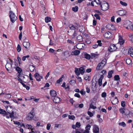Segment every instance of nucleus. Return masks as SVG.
<instances>
[{"label": "nucleus", "instance_id": "nucleus-30", "mask_svg": "<svg viewBox=\"0 0 133 133\" xmlns=\"http://www.w3.org/2000/svg\"><path fill=\"white\" fill-rule=\"evenodd\" d=\"M51 19L49 17H46L45 18V22L46 23H48L51 21Z\"/></svg>", "mask_w": 133, "mask_h": 133}, {"label": "nucleus", "instance_id": "nucleus-61", "mask_svg": "<svg viewBox=\"0 0 133 133\" xmlns=\"http://www.w3.org/2000/svg\"><path fill=\"white\" fill-rule=\"evenodd\" d=\"M77 32L76 31H75L73 34L72 35V36L73 37H72V38H74L77 35Z\"/></svg>", "mask_w": 133, "mask_h": 133}, {"label": "nucleus", "instance_id": "nucleus-32", "mask_svg": "<svg viewBox=\"0 0 133 133\" xmlns=\"http://www.w3.org/2000/svg\"><path fill=\"white\" fill-rule=\"evenodd\" d=\"M126 62L127 64L129 65L131 63V61L130 58H128L126 59Z\"/></svg>", "mask_w": 133, "mask_h": 133}, {"label": "nucleus", "instance_id": "nucleus-12", "mask_svg": "<svg viewBox=\"0 0 133 133\" xmlns=\"http://www.w3.org/2000/svg\"><path fill=\"white\" fill-rule=\"evenodd\" d=\"M23 44V46L26 49H29L30 45V42H24Z\"/></svg>", "mask_w": 133, "mask_h": 133}, {"label": "nucleus", "instance_id": "nucleus-20", "mask_svg": "<svg viewBox=\"0 0 133 133\" xmlns=\"http://www.w3.org/2000/svg\"><path fill=\"white\" fill-rule=\"evenodd\" d=\"M77 39L79 42H81L83 41V38L81 35H79L77 37Z\"/></svg>", "mask_w": 133, "mask_h": 133}, {"label": "nucleus", "instance_id": "nucleus-48", "mask_svg": "<svg viewBox=\"0 0 133 133\" xmlns=\"http://www.w3.org/2000/svg\"><path fill=\"white\" fill-rule=\"evenodd\" d=\"M64 75H62L59 78V83L60 82H62V81L63 80V79L64 78Z\"/></svg>", "mask_w": 133, "mask_h": 133}, {"label": "nucleus", "instance_id": "nucleus-7", "mask_svg": "<svg viewBox=\"0 0 133 133\" xmlns=\"http://www.w3.org/2000/svg\"><path fill=\"white\" fill-rule=\"evenodd\" d=\"M126 111L125 115H127L128 118H131L133 117V113L131 111H130L128 109L125 110Z\"/></svg>", "mask_w": 133, "mask_h": 133}, {"label": "nucleus", "instance_id": "nucleus-53", "mask_svg": "<svg viewBox=\"0 0 133 133\" xmlns=\"http://www.w3.org/2000/svg\"><path fill=\"white\" fill-rule=\"evenodd\" d=\"M125 101H122L121 102V106L123 107H124L125 106Z\"/></svg>", "mask_w": 133, "mask_h": 133}, {"label": "nucleus", "instance_id": "nucleus-3", "mask_svg": "<svg viewBox=\"0 0 133 133\" xmlns=\"http://www.w3.org/2000/svg\"><path fill=\"white\" fill-rule=\"evenodd\" d=\"M125 26H127L126 28L127 29L130 28L131 29H133V25L132 23L129 20H126L124 22Z\"/></svg>", "mask_w": 133, "mask_h": 133}, {"label": "nucleus", "instance_id": "nucleus-33", "mask_svg": "<svg viewBox=\"0 0 133 133\" xmlns=\"http://www.w3.org/2000/svg\"><path fill=\"white\" fill-rule=\"evenodd\" d=\"M114 80L115 81H118L119 80V79H120L119 76L118 75H115L114 76Z\"/></svg>", "mask_w": 133, "mask_h": 133}, {"label": "nucleus", "instance_id": "nucleus-24", "mask_svg": "<svg viewBox=\"0 0 133 133\" xmlns=\"http://www.w3.org/2000/svg\"><path fill=\"white\" fill-rule=\"evenodd\" d=\"M128 53L131 56L133 57V48H131L129 49L128 50Z\"/></svg>", "mask_w": 133, "mask_h": 133}, {"label": "nucleus", "instance_id": "nucleus-55", "mask_svg": "<svg viewBox=\"0 0 133 133\" xmlns=\"http://www.w3.org/2000/svg\"><path fill=\"white\" fill-rule=\"evenodd\" d=\"M64 55L66 57H67L69 56V52L68 51H66L64 53Z\"/></svg>", "mask_w": 133, "mask_h": 133}, {"label": "nucleus", "instance_id": "nucleus-54", "mask_svg": "<svg viewBox=\"0 0 133 133\" xmlns=\"http://www.w3.org/2000/svg\"><path fill=\"white\" fill-rule=\"evenodd\" d=\"M101 40H98L97 41V43H98V46H102V43H101Z\"/></svg>", "mask_w": 133, "mask_h": 133}, {"label": "nucleus", "instance_id": "nucleus-64", "mask_svg": "<svg viewBox=\"0 0 133 133\" xmlns=\"http://www.w3.org/2000/svg\"><path fill=\"white\" fill-rule=\"evenodd\" d=\"M30 67L31 69L32 70V71L31 70V72L33 71L35 69V66L33 65H31Z\"/></svg>", "mask_w": 133, "mask_h": 133}, {"label": "nucleus", "instance_id": "nucleus-56", "mask_svg": "<svg viewBox=\"0 0 133 133\" xmlns=\"http://www.w3.org/2000/svg\"><path fill=\"white\" fill-rule=\"evenodd\" d=\"M87 113L90 116V117H92L93 115V114L90 111H88L87 112Z\"/></svg>", "mask_w": 133, "mask_h": 133}, {"label": "nucleus", "instance_id": "nucleus-4", "mask_svg": "<svg viewBox=\"0 0 133 133\" xmlns=\"http://www.w3.org/2000/svg\"><path fill=\"white\" fill-rule=\"evenodd\" d=\"M35 113L34 112V109L31 112L28 113L27 115L26 118L28 120H32L35 115Z\"/></svg>", "mask_w": 133, "mask_h": 133}, {"label": "nucleus", "instance_id": "nucleus-15", "mask_svg": "<svg viewBox=\"0 0 133 133\" xmlns=\"http://www.w3.org/2000/svg\"><path fill=\"white\" fill-rule=\"evenodd\" d=\"M112 35L111 32H108L104 34V36L105 38H109Z\"/></svg>", "mask_w": 133, "mask_h": 133}, {"label": "nucleus", "instance_id": "nucleus-19", "mask_svg": "<svg viewBox=\"0 0 133 133\" xmlns=\"http://www.w3.org/2000/svg\"><path fill=\"white\" fill-rule=\"evenodd\" d=\"M14 124H16L18 125V126L19 127H21L24 125V124L22 123H20L17 121H14Z\"/></svg>", "mask_w": 133, "mask_h": 133}, {"label": "nucleus", "instance_id": "nucleus-13", "mask_svg": "<svg viewBox=\"0 0 133 133\" xmlns=\"http://www.w3.org/2000/svg\"><path fill=\"white\" fill-rule=\"evenodd\" d=\"M7 112L10 114V117L11 119H14V112L13 111H9L8 109L7 110Z\"/></svg>", "mask_w": 133, "mask_h": 133}, {"label": "nucleus", "instance_id": "nucleus-52", "mask_svg": "<svg viewBox=\"0 0 133 133\" xmlns=\"http://www.w3.org/2000/svg\"><path fill=\"white\" fill-rule=\"evenodd\" d=\"M70 83L71 84L73 85L75 83L76 81L74 80H72L70 81Z\"/></svg>", "mask_w": 133, "mask_h": 133}, {"label": "nucleus", "instance_id": "nucleus-40", "mask_svg": "<svg viewBox=\"0 0 133 133\" xmlns=\"http://www.w3.org/2000/svg\"><path fill=\"white\" fill-rule=\"evenodd\" d=\"M119 125L122 126L124 127H125L126 126L125 123L124 122H122L121 123H119Z\"/></svg>", "mask_w": 133, "mask_h": 133}, {"label": "nucleus", "instance_id": "nucleus-46", "mask_svg": "<svg viewBox=\"0 0 133 133\" xmlns=\"http://www.w3.org/2000/svg\"><path fill=\"white\" fill-rule=\"evenodd\" d=\"M96 108V107L94 106L93 104H92V103H91L90 105V108L92 109H95Z\"/></svg>", "mask_w": 133, "mask_h": 133}, {"label": "nucleus", "instance_id": "nucleus-28", "mask_svg": "<svg viewBox=\"0 0 133 133\" xmlns=\"http://www.w3.org/2000/svg\"><path fill=\"white\" fill-rule=\"evenodd\" d=\"M17 72L18 73H21L22 71V69L18 66L15 68Z\"/></svg>", "mask_w": 133, "mask_h": 133}, {"label": "nucleus", "instance_id": "nucleus-11", "mask_svg": "<svg viewBox=\"0 0 133 133\" xmlns=\"http://www.w3.org/2000/svg\"><path fill=\"white\" fill-rule=\"evenodd\" d=\"M107 28L108 29L113 30H115V26L111 23H109L106 25Z\"/></svg>", "mask_w": 133, "mask_h": 133}, {"label": "nucleus", "instance_id": "nucleus-50", "mask_svg": "<svg viewBox=\"0 0 133 133\" xmlns=\"http://www.w3.org/2000/svg\"><path fill=\"white\" fill-rule=\"evenodd\" d=\"M120 4L124 6H126L127 5V3L125 2H123L122 1H120Z\"/></svg>", "mask_w": 133, "mask_h": 133}, {"label": "nucleus", "instance_id": "nucleus-2", "mask_svg": "<svg viewBox=\"0 0 133 133\" xmlns=\"http://www.w3.org/2000/svg\"><path fill=\"white\" fill-rule=\"evenodd\" d=\"M9 17L10 18V21L14 23L17 19V17H16L15 14L11 11H9Z\"/></svg>", "mask_w": 133, "mask_h": 133}, {"label": "nucleus", "instance_id": "nucleus-60", "mask_svg": "<svg viewBox=\"0 0 133 133\" xmlns=\"http://www.w3.org/2000/svg\"><path fill=\"white\" fill-rule=\"evenodd\" d=\"M81 93V94L82 95H84L85 94V91H84V90L83 89H82L80 92Z\"/></svg>", "mask_w": 133, "mask_h": 133}, {"label": "nucleus", "instance_id": "nucleus-63", "mask_svg": "<svg viewBox=\"0 0 133 133\" xmlns=\"http://www.w3.org/2000/svg\"><path fill=\"white\" fill-rule=\"evenodd\" d=\"M22 32H21L20 33L19 36V39L20 40H21L22 39Z\"/></svg>", "mask_w": 133, "mask_h": 133}, {"label": "nucleus", "instance_id": "nucleus-27", "mask_svg": "<svg viewBox=\"0 0 133 133\" xmlns=\"http://www.w3.org/2000/svg\"><path fill=\"white\" fill-rule=\"evenodd\" d=\"M14 108L13 107H12L10 106V105H9L7 106V107L6 108V111H7V109H8L9 111H12L14 109Z\"/></svg>", "mask_w": 133, "mask_h": 133}, {"label": "nucleus", "instance_id": "nucleus-23", "mask_svg": "<svg viewBox=\"0 0 133 133\" xmlns=\"http://www.w3.org/2000/svg\"><path fill=\"white\" fill-rule=\"evenodd\" d=\"M69 27L71 30H75L76 29V26L72 24H70Z\"/></svg>", "mask_w": 133, "mask_h": 133}, {"label": "nucleus", "instance_id": "nucleus-51", "mask_svg": "<svg viewBox=\"0 0 133 133\" xmlns=\"http://www.w3.org/2000/svg\"><path fill=\"white\" fill-rule=\"evenodd\" d=\"M67 87L65 88V89L66 91H69L70 90V89L69 87V84H66Z\"/></svg>", "mask_w": 133, "mask_h": 133}, {"label": "nucleus", "instance_id": "nucleus-8", "mask_svg": "<svg viewBox=\"0 0 133 133\" xmlns=\"http://www.w3.org/2000/svg\"><path fill=\"white\" fill-rule=\"evenodd\" d=\"M34 77L36 79L37 81H41V79L43 78L42 76H40L38 73H36L34 75Z\"/></svg>", "mask_w": 133, "mask_h": 133}, {"label": "nucleus", "instance_id": "nucleus-36", "mask_svg": "<svg viewBox=\"0 0 133 133\" xmlns=\"http://www.w3.org/2000/svg\"><path fill=\"white\" fill-rule=\"evenodd\" d=\"M72 11L75 12H76L78 11V7L77 6H76L75 7H73L72 8Z\"/></svg>", "mask_w": 133, "mask_h": 133}, {"label": "nucleus", "instance_id": "nucleus-58", "mask_svg": "<svg viewBox=\"0 0 133 133\" xmlns=\"http://www.w3.org/2000/svg\"><path fill=\"white\" fill-rule=\"evenodd\" d=\"M76 125L77 128H79L81 126L80 123L79 122H77L76 123Z\"/></svg>", "mask_w": 133, "mask_h": 133}, {"label": "nucleus", "instance_id": "nucleus-16", "mask_svg": "<svg viewBox=\"0 0 133 133\" xmlns=\"http://www.w3.org/2000/svg\"><path fill=\"white\" fill-rule=\"evenodd\" d=\"M50 94L53 98L56 96L57 95L56 92L54 90H52L50 91Z\"/></svg>", "mask_w": 133, "mask_h": 133}, {"label": "nucleus", "instance_id": "nucleus-5", "mask_svg": "<svg viewBox=\"0 0 133 133\" xmlns=\"http://www.w3.org/2000/svg\"><path fill=\"white\" fill-rule=\"evenodd\" d=\"M101 9L104 11L107 10L109 8V5L108 3L105 1H104V3L100 6Z\"/></svg>", "mask_w": 133, "mask_h": 133}, {"label": "nucleus", "instance_id": "nucleus-6", "mask_svg": "<svg viewBox=\"0 0 133 133\" xmlns=\"http://www.w3.org/2000/svg\"><path fill=\"white\" fill-rule=\"evenodd\" d=\"M117 49L115 44H111L109 47L108 50L109 51L111 52L115 51Z\"/></svg>", "mask_w": 133, "mask_h": 133}, {"label": "nucleus", "instance_id": "nucleus-59", "mask_svg": "<svg viewBox=\"0 0 133 133\" xmlns=\"http://www.w3.org/2000/svg\"><path fill=\"white\" fill-rule=\"evenodd\" d=\"M51 126V124H47L46 127V129L47 130H49L50 129Z\"/></svg>", "mask_w": 133, "mask_h": 133}, {"label": "nucleus", "instance_id": "nucleus-9", "mask_svg": "<svg viewBox=\"0 0 133 133\" xmlns=\"http://www.w3.org/2000/svg\"><path fill=\"white\" fill-rule=\"evenodd\" d=\"M117 14L118 15L121 16L125 15L127 13V11L125 10H121L117 11Z\"/></svg>", "mask_w": 133, "mask_h": 133}, {"label": "nucleus", "instance_id": "nucleus-18", "mask_svg": "<svg viewBox=\"0 0 133 133\" xmlns=\"http://www.w3.org/2000/svg\"><path fill=\"white\" fill-rule=\"evenodd\" d=\"M97 82L96 81V83H95L94 82H92L91 88L92 91H94L95 90V88H97Z\"/></svg>", "mask_w": 133, "mask_h": 133}, {"label": "nucleus", "instance_id": "nucleus-34", "mask_svg": "<svg viewBox=\"0 0 133 133\" xmlns=\"http://www.w3.org/2000/svg\"><path fill=\"white\" fill-rule=\"evenodd\" d=\"M91 59H93L94 58L98 56V55L97 54L93 53H91Z\"/></svg>", "mask_w": 133, "mask_h": 133}, {"label": "nucleus", "instance_id": "nucleus-39", "mask_svg": "<svg viewBox=\"0 0 133 133\" xmlns=\"http://www.w3.org/2000/svg\"><path fill=\"white\" fill-rule=\"evenodd\" d=\"M94 16L96 17L97 19L100 20V17L99 15V14H95Z\"/></svg>", "mask_w": 133, "mask_h": 133}, {"label": "nucleus", "instance_id": "nucleus-25", "mask_svg": "<svg viewBox=\"0 0 133 133\" xmlns=\"http://www.w3.org/2000/svg\"><path fill=\"white\" fill-rule=\"evenodd\" d=\"M114 71L111 70L109 71L108 73V77L109 78H110L112 77V74L113 73Z\"/></svg>", "mask_w": 133, "mask_h": 133}, {"label": "nucleus", "instance_id": "nucleus-62", "mask_svg": "<svg viewBox=\"0 0 133 133\" xmlns=\"http://www.w3.org/2000/svg\"><path fill=\"white\" fill-rule=\"evenodd\" d=\"M29 77L31 81L33 80V78H32V75L31 73H30L29 74Z\"/></svg>", "mask_w": 133, "mask_h": 133}, {"label": "nucleus", "instance_id": "nucleus-10", "mask_svg": "<svg viewBox=\"0 0 133 133\" xmlns=\"http://www.w3.org/2000/svg\"><path fill=\"white\" fill-rule=\"evenodd\" d=\"M93 131L94 133H99V129L98 126L95 125L93 126Z\"/></svg>", "mask_w": 133, "mask_h": 133}, {"label": "nucleus", "instance_id": "nucleus-45", "mask_svg": "<svg viewBox=\"0 0 133 133\" xmlns=\"http://www.w3.org/2000/svg\"><path fill=\"white\" fill-rule=\"evenodd\" d=\"M91 128V125L88 124L85 127V130H87L88 131H89L90 130V128Z\"/></svg>", "mask_w": 133, "mask_h": 133}, {"label": "nucleus", "instance_id": "nucleus-47", "mask_svg": "<svg viewBox=\"0 0 133 133\" xmlns=\"http://www.w3.org/2000/svg\"><path fill=\"white\" fill-rule=\"evenodd\" d=\"M95 2L97 4L101 5V1L99 0H95Z\"/></svg>", "mask_w": 133, "mask_h": 133}, {"label": "nucleus", "instance_id": "nucleus-43", "mask_svg": "<svg viewBox=\"0 0 133 133\" xmlns=\"http://www.w3.org/2000/svg\"><path fill=\"white\" fill-rule=\"evenodd\" d=\"M30 56L29 55H27L26 56H23L22 58V61H24L26 59V58H28Z\"/></svg>", "mask_w": 133, "mask_h": 133}, {"label": "nucleus", "instance_id": "nucleus-14", "mask_svg": "<svg viewBox=\"0 0 133 133\" xmlns=\"http://www.w3.org/2000/svg\"><path fill=\"white\" fill-rule=\"evenodd\" d=\"M119 41L118 43L119 44L121 45H122L124 43L125 41L124 40L123 38L122 37L121 35L119 36Z\"/></svg>", "mask_w": 133, "mask_h": 133}, {"label": "nucleus", "instance_id": "nucleus-57", "mask_svg": "<svg viewBox=\"0 0 133 133\" xmlns=\"http://www.w3.org/2000/svg\"><path fill=\"white\" fill-rule=\"evenodd\" d=\"M85 30L83 26H82V28H81V29H80L79 30L80 32H81L82 33L84 32Z\"/></svg>", "mask_w": 133, "mask_h": 133}, {"label": "nucleus", "instance_id": "nucleus-22", "mask_svg": "<svg viewBox=\"0 0 133 133\" xmlns=\"http://www.w3.org/2000/svg\"><path fill=\"white\" fill-rule=\"evenodd\" d=\"M84 58L87 59H89L91 58V56L90 55L88 54L85 52L84 54Z\"/></svg>", "mask_w": 133, "mask_h": 133}, {"label": "nucleus", "instance_id": "nucleus-31", "mask_svg": "<svg viewBox=\"0 0 133 133\" xmlns=\"http://www.w3.org/2000/svg\"><path fill=\"white\" fill-rule=\"evenodd\" d=\"M53 98V101L55 103H58V97L57 96H55Z\"/></svg>", "mask_w": 133, "mask_h": 133}, {"label": "nucleus", "instance_id": "nucleus-38", "mask_svg": "<svg viewBox=\"0 0 133 133\" xmlns=\"http://www.w3.org/2000/svg\"><path fill=\"white\" fill-rule=\"evenodd\" d=\"M84 78L85 80H88V81H90V79L89 78V77L88 75H84Z\"/></svg>", "mask_w": 133, "mask_h": 133}, {"label": "nucleus", "instance_id": "nucleus-17", "mask_svg": "<svg viewBox=\"0 0 133 133\" xmlns=\"http://www.w3.org/2000/svg\"><path fill=\"white\" fill-rule=\"evenodd\" d=\"M5 67L6 70L8 71L9 69L12 67L11 63H7L5 65Z\"/></svg>", "mask_w": 133, "mask_h": 133}, {"label": "nucleus", "instance_id": "nucleus-1", "mask_svg": "<svg viewBox=\"0 0 133 133\" xmlns=\"http://www.w3.org/2000/svg\"><path fill=\"white\" fill-rule=\"evenodd\" d=\"M106 59H104L101 62L98 64L96 68V70H98L102 69L106 64Z\"/></svg>", "mask_w": 133, "mask_h": 133}, {"label": "nucleus", "instance_id": "nucleus-26", "mask_svg": "<svg viewBox=\"0 0 133 133\" xmlns=\"http://www.w3.org/2000/svg\"><path fill=\"white\" fill-rule=\"evenodd\" d=\"M80 51L79 50H75L74 52H72V54L75 55H77L79 54Z\"/></svg>", "mask_w": 133, "mask_h": 133}, {"label": "nucleus", "instance_id": "nucleus-41", "mask_svg": "<svg viewBox=\"0 0 133 133\" xmlns=\"http://www.w3.org/2000/svg\"><path fill=\"white\" fill-rule=\"evenodd\" d=\"M21 50V47L19 44H18L17 47V51L19 52H20Z\"/></svg>", "mask_w": 133, "mask_h": 133}, {"label": "nucleus", "instance_id": "nucleus-49", "mask_svg": "<svg viewBox=\"0 0 133 133\" xmlns=\"http://www.w3.org/2000/svg\"><path fill=\"white\" fill-rule=\"evenodd\" d=\"M101 96L102 97H105L107 96V94L106 92H104L102 93L101 94Z\"/></svg>", "mask_w": 133, "mask_h": 133}, {"label": "nucleus", "instance_id": "nucleus-29", "mask_svg": "<svg viewBox=\"0 0 133 133\" xmlns=\"http://www.w3.org/2000/svg\"><path fill=\"white\" fill-rule=\"evenodd\" d=\"M119 102L118 99H114L113 101L111 102V103L112 104L116 105Z\"/></svg>", "mask_w": 133, "mask_h": 133}, {"label": "nucleus", "instance_id": "nucleus-21", "mask_svg": "<svg viewBox=\"0 0 133 133\" xmlns=\"http://www.w3.org/2000/svg\"><path fill=\"white\" fill-rule=\"evenodd\" d=\"M80 73L82 75H83L85 71V68L83 67H80L79 69Z\"/></svg>", "mask_w": 133, "mask_h": 133}, {"label": "nucleus", "instance_id": "nucleus-42", "mask_svg": "<svg viewBox=\"0 0 133 133\" xmlns=\"http://www.w3.org/2000/svg\"><path fill=\"white\" fill-rule=\"evenodd\" d=\"M102 79L101 78H99L98 80V83L100 86H101L102 85Z\"/></svg>", "mask_w": 133, "mask_h": 133}, {"label": "nucleus", "instance_id": "nucleus-44", "mask_svg": "<svg viewBox=\"0 0 133 133\" xmlns=\"http://www.w3.org/2000/svg\"><path fill=\"white\" fill-rule=\"evenodd\" d=\"M68 117L69 119H71L74 120L75 119V117L74 115H70L68 116Z\"/></svg>", "mask_w": 133, "mask_h": 133}, {"label": "nucleus", "instance_id": "nucleus-35", "mask_svg": "<svg viewBox=\"0 0 133 133\" xmlns=\"http://www.w3.org/2000/svg\"><path fill=\"white\" fill-rule=\"evenodd\" d=\"M75 71L77 75H80V73L79 71V70H78V69L77 68H75Z\"/></svg>", "mask_w": 133, "mask_h": 133}, {"label": "nucleus", "instance_id": "nucleus-37", "mask_svg": "<svg viewBox=\"0 0 133 133\" xmlns=\"http://www.w3.org/2000/svg\"><path fill=\"white\" fill-rule=\"evenodd\" d=\"M125 110V109L124 108L120 109L119 110L120 112L122 114H125V112L126 111H124Z\"/></svg>", "mask_w": 133, "mask_h": 133}]
</instances>
